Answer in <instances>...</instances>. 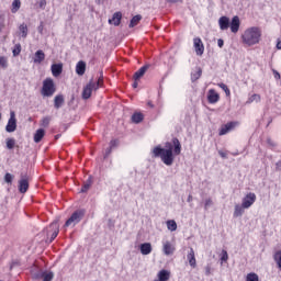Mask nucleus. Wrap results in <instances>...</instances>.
<instances>
[{
    "mask_svg": "<svg viewBox=\"0 0 281 281\" xmlns=\"http://www.w3.org/2000/svg\"><path fill=\"white\" fill-rule=\"evenodd\" d=\"M267 144H269V146H276V143H273V140H271V138L267 139Z\"/></svg>",
    "mask_w": 281,
    "mask_h": 281,
    "instance_id": "obj_54",
    "label": "nucleus"
},
{
    "mask_svg": "<svg viewBox=\"0 0 281 281\" xmlns=\"http://www.w3.org/2000/svg\"><path fill=\"white\" fill-rule=\"evenodd\" d=\"M139 249L143 256L153 254V245H150V243L140 244Z\"/></svg>",
    "mask_w": 281,
    "mask_h": 281,
    "instance_id": "obj_13",
    "label": "nucleus"
},
{
    "mask_svg": "<svg viewBox=\"0 0 281 281\" xmlns=\"http://www.w3.org/2000/svg\"><path fill=\"white\" fill-rule=\"evenodd\" d=\"M85 71H87V63L80 60L76 65V74L78 76H85Z\"/></svg>",
    "mask_w": 281,
    "mask_h": 281,
    "instance_id": "obj_18",
    "label": "nucleus"
},
{
    "mask_svg": "<svg viewBox=\"0 0 281 281\" xmlns=\"http://www.w3.org/2000/svg\"><path fill=\"white\" fill-rule=\"evenodd\" d=\"M220 89H223L226 95H232V91H229V88L225 83H218Z\"/></svg>",
    "mask_w": 281,
    "mask_h": 281,
    "instance_id": "obj_41",
    "label": "nucleus"
},
{
    "mask_svg": "<svg viewBox=\"0 0 281 281\" xmlns=\"http://www.w3.org/2000/svg\"><path fill=\"white\" fill-rule=\"evenodd\" d=\"M170 3H177L179 0H168Z\"/></svg>",
    "mask_w": 281,
    "mask_h": 281,
    "instance_id": "obj_59",
    "label": "nucleus"
},
{
    "mask_svg": "<svg viewBox=\"0 0 281 281\" xmlns=\"http://www.w3.org/2000/svg\"><path fill=\"white\" fill-rule=\"evenodd\" d=\"M187 260H189L190 267L192 269L196 268V257L194 256V248H190V251L187 255Z\"/></svg>",
    "mask_w": 281,
    "mask_h": 281,
    "instance_id": "obj_16",
    "label": "nucleus"
},
{
    "mask_svg": "<svg viewBox=\"0 0 281 281\" xmlns=\"http://www.w3.org/2000/svg\"><path fill=\"white\" fill-rule=\"evenodd\" d=\"M234 128H236V123H234V122L226 123L221 126V128L218 131V135L220 136L227 135V133H232V131H234Z\"/></svg>",
    "mask_w": 281,
    "mask_h": 281,
    "instance_id": "obj_10",
    "label": "nucleus"
},
{
    "mask_svg": "<svg viewBox=\"0 0 281 281\" xmlns=\"http://www.w3.org/2000/svg\"><path fill=\"white\" fill-rule=\"evenodd\" d=\"M252 102H260V94H252L248 99L247 104H251Z\"/></svg>",
    "mask_w": 281,
    "mask_h": 281,
    "instance_id": "obj_39",
    "label": "nucleus"
},
{
    "mask_svg": "<svg viewBox=\"0 0 281 281\" xmlns=\"http://www.w3.org/2000/svg\"><path fill=\"white\" fill-rule=\"evenodd\" d=\"M5 131L7 133H14V131H16V114L14 113V111L10 112V119L5 126Z\"/></svg>",
    "mask_w": 281,
    "mask_h": 281,
    "instance_id": "obj_8",
    "label": "nucleus"
},
{
    "mask_svg": "<svg viewBox=\"0 0 281 281\" xmlns=\"http://www.w3.org/2000/svg\"><path fill=\"white\" fill-rule=\"evenodd\" d=\"M117 146H120V140H117V139H112L111 142H110V148H117Z\"/></svg>",
    "mask_w": 281,
    "mask_h": 281,
    "instance_id": "obj_46",
    "label": "nucleus"
},
{
    "mask_svg": "<svg viewBox=\"0 0 281 281\" xmlns=\"http://www.w3.org/2000/svg\"><path fill=\"white\" fill-rule=\"evenodd\" d=\"M14 179V176H12V173H5L4 176V181L5 183H12V180Z\"/></svg>",
    "mask_w": 281,
    "mask_h": 281,
    "instance_id": "obj_44",
    "label": "nucleus"
},
{
    "mask_svg": "<svg viewBox=\"0 0 281 281\" xmlns=\"http://www.w3.org/2000/svg\"><path fill=\"white\" fill-rule=\"evenodd\" d=\"M246 281H260V279L255 272H250L246 276Z\"/></svg>",
    "mask_w": 281,
    "mask_h": 281,
    "instance_id": "obj_36",
    "label": "nucleus"
},
{
    "mask_svg": "<svg viewBox=\"0 0 281 281\" xmlns=\"http://www.w3.org/2000/svg\"><path fill=\"white\" fill-rule=\"evenodd\" d=\"M167 229L169 232H177V222L175 220L167 221Z\"/></svg>",
    "mask_w": 281,
    "mask_h": 281,
    "instance_id": "obj_34",
    "label": "nucleus"
},
{
    "mask_svg": "<svg viewBox=\"0 0 281 281\" xmlns=\"http://www.w3.org/2000/svg\"><path fill=\"white\" fill-rule=\"evenodd\" d=\"M245 210H247V209L245 206H243V204H236L234 213H233L234 218H240V216H243V214H245Z\"/></svg>",
    "mask_w": 281,
    "mask_h": 281,
    "instance_id": "obj_19",
    "label": "nucleus"
},
{
    "mask_svg": "<svg viewBox=\"0 0 281 281\" xmlns=\"http://www.w3.org/2000/svg\"><path fill=\"white\" fill-rule=\"evenodd\" d=\"M85 214H87V211L85 209H80L75 211L70 217L66 221L64 227H76L82 218H85Z\"/></svg>",
    "mask_w": 281,
    "mask_h": 281,
    "instance_id": "obj_3",
    "label": "nucleus"
},
{
    "mask_svg": "<svg viewBox=\"0 0 281 281\" xmlns=\"http://www.w3.org/2000/svg\"><path fill=\"white\" fill-rule=\"evenodd\" d=\"M170 280V271L160 270L158 272V281H169Z\"/></svg>",
    "mask_w": 281,
    "mask_h": 281,
    "instance_id": "obj_25",
    "label": "nucleus"
},
{
    "mask_svg": "<svg viewBox=\"0 0 281 281\" xmlns=\"http://www.w3.org/2000/svg\"><path fill=\"white\" fill-rule=\"evenodd\" d=\"M153 157L160 158L165 166H172L175 164V155H181V142L179 138H172V142H167L165 147L158 145L153 149Z\"/></svg>",
    "mask_w": 281,
    "mask_h": 281,
    "instance_id": "obj_1",
    "label": "nucleus"
},
{
    "mask_svg": "<svg viewBox=\"0 0 281 281\" xmlns=\"http://www.w3.org/2000/svg\"><path fill=\"white\" fill-rule=\"evenodd\" d=\"M100 82H102V77L99 78L98 82L90 81L88 87H90L92 91H98V89H100Z\"/></svg>",
    "mask_w": 281,
    "mask_h": 281,
    "instance_id": "obj_31",
    "label": "nucleus"
},
{
    "mask_svg": "<svg viewBox=\"0 0 281 281\" xmlns=\"http://www.w3.org/2000/svg\"><path fill=\"white\" fill-rule=\"evenodd\" d=\"M0 67L2 69H8V57L0 56Z\"/></svg>",
    "mask_w": 281,
    "mask_h": 281,
    "instance_id": "obj_37",
    "label": "nucleus"
},
{
    "mask_svg": "<svg viewBox=\"0 0 281 281\" xmlns=\"http://www.w3.org/2000/svg\"><path fill=\"white\" fill-rule=\"evenodd\" d=\"M193 47L196 56H203L205 52V46L203 45V41L201 40V37L193 38Z\"/></svg>",
    "mask_w": 281,
    "mask_h": 281,
    "instance_id": "obj_9",
    "label": "nucleus"
},
{
    "mask_svg": "<svg viewBox=\"0 0 281 281\" xmlns=\"http://www.w3.org/2000/svg\"><path fill=\"white\" fill-rule=\"evenodd\" d=\"M202 74H203V70L201 68H196L195 71L191 72V80L193 82H196V80H199V78H201Z\"/></svg>",
    "mask_w": 281,
    "mask_h": 281,
    "instance_id": "obj_29",
    "label": "nucleus"
},
{
    "mask_svg": "<svg viewBox=\"0 0 281 281\" xmlns=\"http://www.w3.org/2000/svg\"><path fill=\"white\" fill-rule=\"evenodd\" d=\"M260 38H262V31L258 26L247 29L241 35L243 44L248 47L258 45V43H260Z\"/></svg>",
    "mask_w": 281,
    "mask_h": 281,
    "instance_id": "obj_2",
    "label": "nucleus"
},
{
    "mask_svg": "<svg viewBox=\"0 0 281 281\" xmlns=\"http://www.w3.org/2000/svg\"><path fill=\"white\" fill-rule=\"evenodd\" d=\"M205 276H212V267L211 266L205 267Z\"/></svg>",
    "mask_w": 281,
    "mask_h": 281,
    "instance_id": "obj_48",
    "label": "nucleus"
},
{
    "mask_svg": "<svg viewBox=\"0 0 281 281\" xmlns=\"http://www.w3.org/2000/svg\"><path fill=\"white\" fill-rule=\"evenodd\" d=\"M45 60V53L43 50H37L35 53L34 63L41 65Z\"/></svg>",
    "mask_w": 281,
    "mask_h": 281,
    "instance_id": "obj_26",
    "label": "nucleus"
},
{
    "mask_svg": "<svg viewBox=\"0 0 281 281\" xmlns=\"http://www.w3.org/2000/svg\"><path fill=\"white\" fill-rule=\"evenodd\" d=\"M138 85H139V83L137 82V80L134 79V82H133L132 87H133L134 89H137Z\"/></svg>",
    "mask_w": 281,
    "mask_h": 281,
    "instance_id": "obj_56",
    "label": "nucleus"
},
{
    "mask_svg": "<svg viewBox=\"0 0 281 281\" xmlns=\"http://www.w3.org/2000/svg\"><path fill=\"white\" fill-rule=\"evenodd\" d=\"M238 30H240V18L235 15L231 22V32H233V34H237Z\"/></svg>",
    "mask_w": 281,
    "mask_h": 281,
    "instance_id": "obj_12",
    "label": "nucleus"
},
{
    "mask_svg": "<svg viewBox=\"0 0 281 281\" xmlns=\"http://www.w3.org/2000/svg\"><path fill=\"white\" fill-rule=\"evenodd\" d=\"M60 138V134H57L56 136H55V139H59Z\"/></svg>",
    "mask_w": 281,
    "mask_h": 281,
    "instance_id": "obj_60",
    "label": "nucleus"
},
{
    "mask_svg": "<svg viewBox=\"0 0 281 281\" xmlns=\"http://www.w3.org/2000/svg\"><path fill=\"white\" fill-rule=\"evenodd\" d=\"M254 203H256V193H254V192H249L241 200V205L246 210H249V207H251V205H254Z\"/></svg>",
    "mask_w": 281,
    "mask_h": 281,
    "instance_id": "obj_7",
    "label": "nucleus"
},
{
    "mask_svg": "<svg viewBox=\"0 0 281 281\" xmlns=\"http://www.w3.org/2000/svg\"><path fill=\"white\" fill-rule=\"evenodd\" d=\"M220 30L225 31L229 30V18L221 16L218 20Z\"/></svg>",
    "mask_w": 281,
    "mask_h": 281,
    "instance_id": "obj_20",
    "label": "nucleus"
},
{
    "mask_svg": "<svg viewBox=\"0 0 281 281\" xmlns=\"http://www.w3.org/2000/svg\"><path fill=\"white\" fill-rule=\"evenodd\" d=\"M50 71L54 78H58L63 74V64H53L50 66Z\"/></svg>",
    "mask_w": 281,
    "mask_h": 281,
    "instance_id": "obj_17",
    "label": "nucleus"
},
{
    "mask_svg": "<svg viewBox=\"0 0 281 281\" xmlns=\"http://www.w3.org/2000/svg\"><path fill=\"white\" fill-rule=\"evenodd\" d=\"M187 201H188V203H192V201H193L192 194H189Z\"/></svg>",
    "mask_w": 281,
    "mask_h": 281,
    "instance_id": "obj_58",
    "label": "nucleus"
},
{
    "mask_svg": "<svg viewBox=\"0 0 281 281\" xmlns=\"http://www.w3.org/2000/svg\"><path fill=\"white\" fill-rule=\"evenodd\" d=\"M20 177L21 179L19 181V192L21 194H25V192L30 190V177L24 172H22Z\"/></svg>",
    "mask_w": 281,
    "mask_h": 281,
    "instance_id": "obj_6",
    "label": "nucleus"
},
{
    "mask_svg": "<svg viewBox=\"0 0 281 281\" xmlns=\"http://www.w3.org/2000/svg\"><path fill=\"white\" fill-rule=\"evenodd\" d=\"M164 254L165 256H172V254H175V247L172 246V244H170V241H166L164 244Z\"/></svg>",
    "mask_w": 281,
    "mask_h": 281,
    "instance_id": "obj_21",
    "label": "nucleus"
},
{
    "mask_svg": "<svg viewBox=\"0 0 281 281\" xmlns=\"http://www.w3.org/2000/svg\"><path fill=\"white\" fill-rule=\"evenodd\" d=\"M49 122H50L49 116L44 117L42 120V126H44V128H47V126H49Z\"/></svg>",
    "mask_w": 281,
    "mask_h": 281,
    "instance_id": "obj_45",
    "label": "nucleus"
},
{
    "mask_svg": "<svg viewBox=\"0 0 281 281\" xmlns=\"http://www.w3.org/2000/svg\"><path fill=\"white\" fill-rule=\"evenodd\" d=\"M112 150H113V149H112L111 147H109V148L105 149L104 159H106V157H109V155H111Z\"/></svg>",
    "mask_w": 281,
    "mask_h": 281,
    "instance_id": "obj_50",
    "label": "nucleus"
},
{
    "mask_svg": "<svg viewBox=\"0 0 281 281\" xmlns=\"http://www.w3.org/2000/svg\"><path fill=\"white\" fill-rule=\"evenodd\" d=\"M207 100L210 104H216L221 100V95L217 94L215 89H210L207 93Z\"/></svg>",
    "mask_w": 281,
    "mask_h": 281,
    "instance_id": "obj_11",
    "label": "nucleus"
},
{
    "mask_svg": "<svg viewBox=\"0 0 281 281\" xmlns=\"http://www.w3.org/2000/svg\"><path fill=\"white\" fill-rule=\"evenodd\" d=\"M218 155H220V157H222L223 159H227V154H226L225 151L220 150V151H218Z\"/></svg>",
    "mask_w": 281,
    "mask_h": 281,
    "instance_id": "obj_51",
    "label": "nucleus"
},
{
    "mask_svg": "<svg viewBox=\"0 0 281 281\" xmlns=\"http://www.w3.org/2000/svg\"><path fill=\"white\" fill-rule=\"evenodd\" d=\"M46 236H50L49 243H54L56 237L60 232V226L58 225V220H55L44 231Z\"/></svg>",
    "mask_w": 281,
    "mask_h": 281,
    "instance_id": "obj_5",
    "label": "nucleus"
},
{
    "mask_svg": "<svg viewBox=\"0 0 281 281\" xmlns=\"http://www.w3.org/2000/svg\"><path fill=\"white\" fill-rule=\"evenodd\" d=\"M43 30H44L43 22H41V24H40L38 27H37V32H38L40 34H43Z\"/></svg>",
    "mask_w": 281,
    "mask_h": 281,
    "instance_id": "obj_52",
    "label": "nucleus"
},
{
    "mask_svg": "<svg viewBox=\"0 0 281 281\" xmlns=\"http://www.w3.org/2000/svg\"><path fill=\"white\" fill-rule=\"evenodd\" d=\"M36 279L42 281H53L54 272L44 271V272L37 273Z\"/></svg>",
    "mask_w": 281,
    "mask_h": 281,
    "instance_id": "obj_14",
    "label": "nucleus"
},
{
    "mask_svg": "<svg viewBox=\"0 0 281 281\" xmlns=\"http://www.w3.org/2000/svg\"><path fill=\"white\" fill-rule=\"evenodd\" d=\"M15 144H16V140L14 138H7V148L9 150H12Z\"/></svg>",
    "mask_w": 281,
    "mask_h": 281,
    "instance_id": "obj_38",
    "label": "nucleus"
},
{
    "mask_svg": "<svg viewBox=\"0 0 281 281\" xmlns=\"http://www.w3.org/2000/svg\"><path fill=\"white\" fill-rule=\"evenodd\" d=\"M273 76L276 80H280L281 78L280 72L278 70H273Z\"/></svg>",
    "mask_w": 281,
    "mask_h": 281,
    "instance_id": "obj_49",
    "label": "nucleus"
},
{
    "mask_svg": "<svg viewBox=\"0 0 281 281\" xmlns=\"http://www.w3.org/2000/svg\"><path fill=\"white\" fill-rule=\"evenodd\" d=\"M139 21H142V15L137 14V15H134L130 22V25L128 27H135L136 25L139 24Z\"/></svg>",
    "mask_w": 281,
    "mask_h": 281,
    "instance_id": "obj_30",
    "label": "nucleus"
},
{
    "mask_svg": "<svg viewBox=\"0 0 281 281\" xmlns=\"http://www.w3.org/2000/svg\"><path fill=\"white\" fill-rule=\"evenodd\" d=\"M91 93H93V91L91 90V86H86L83 88V91H82V99L83 100H89V98H91Z\"/></svg>",
    "mask_w": 281,
    "mask_h": 281,
    "instance_id": "obj_27",
    "label": "nucleus"
},
{
    "mask_svg": "<svg viewBox=\"0 0 281 281\" xmlns=\"http://www.w3.org/2000/svg\"><path fill=\"white\" fill-rule=\"evenodd\" d=\"M148 71V65H145L140 67L135 74H134V80H139V78H143L144 74Z\"/></svg>",
    "mask_w": 281,
    "mask_h": 281,
    "instance_id": "obj_24",
    "label": "nucleus"
},
{
    "mask_svg": "<svg viewBox=\"0 0 281 281\" xmlns=\"http://www.w3.org/2000/svg\"><path fill=\"white\" fill-rule=\"evenodd\" d=\"M41 10H45L46 5H47V0H40L38 3Z\"/></svg>",
    "mask_w": 281,
    "mask_h": 281,
    "instance_id": "obj_47",
    "label": "nucleus"
},
{
    "mask_svg": "<svg viewBox=\"0 0 281 281\" xmlns=\"http://www.w3.org/2000/svg\"><path fill=\"white\" fill-rule=\"evenodd\" d=\"M65 104V97L63 94H58L54 99L55 109H60Z\"/></svg>",
    "mask_w": 281,
    "mask_h": 281,
    "instance_id": "obj_23",
    "label": "nucleus"
},
{
    "mask_svg": "<svg viewBox=\"0 0 281 281\" xmlns=\"http://www.w3.org/2000/svg\"><path fill=\"white\" fill-rule=\"evenodd\" d=\"M147 106H150V109H155V104H153V101H148Z\"/></svg>",
    "mask_w": 281,
    "mask_h": 281,
    "instance_id": "obj_57",
    "label": "nucleus"
},
{
    "mask_svg": "<svg viewBox=\"0 0 281 281\" xmlns=\"http://www.w3.org/2000/svg\"><path fill=\"white\" fill-rule=\"evenodd\" d=\"M56 93V86L54 85V79L47 78L43 81L42 95L44 98H52Z\"/></svg>",
    "mask_w": 281,
    "mask_h": 281,
    "instance_id": "obj_4",
    "label": "nucleus"
},
{
    "mask_svg": "<svg viewBox=\"0 0 281 281\" xmlns=\"http://www.w3.org/2000/svg\"><path fill=\"white\" fill-rule=\"evenodd\" d=\"M132 122L134 124H139L140 122H144V114L136 112L132 115Z\"/></svg>",
    "mask_w": 281,
    "mask_h": 281,
    "instance_id": "obj_28",
    "label": "nucleus"
},
{
    "mask_svg": "<svg viewBox=\"0 0 281 281\" xmlns=\"http://www.w3.org/2000/svg\"><path fill=\"white\" fill-rule=\"evenodd\" d=\"M276 168H277V170H280V171H281V160H279V161L276 164Z\"/></svg>",
    "mask_w": 281,
    "mask_h": 281,
    "instance_id": "obj_55",
    "label": "nucleus"
},
{
    "mask_svg": "<svg viewBox=\"0 0 281 281\" xmlns=\"http://www.w3.org/2000/svg\"><path fill=\"white\" fill-rule=\"evenodd\" d=\"M12 54L14 57L19 56L21 54V44H15L13 49H12Z\"/></svg>",
    "mask_w": 281,
    "mask_h": 281,
    "instance_id": "obj_40",
    "label": "nucleus"
},
{
    "mask_svg": "<svg viewBox=\"0 0 281 281\" xmlns=\"http://www.w3.org/2000/svg\"><path fill=\"white\" fill-rule=\"evenodd\" d=\"M225 45V42L223 40H217V46L223 47Z\"/></svg>",
    "mask_w": 281,
    "mask_h": 281,
    "instance_id": "obj_53",
    "label": "nucleus"
},
{
    "mask_svg": "<svg viewBox=\"0 0 281 281\" xmlns=\"http://www.w3.org/2000/svg\"><path fill=\"white\" fill-rule=\"evenodd\" d=\"M18 10H21V0H13L11 8L12 14H16Z\"/></svg>",
    "mask_w": 281,
    "mask_h": 281,
    "instance_id": "obj_33",
    "label": "nucleus"
},
{
    "mask_svg": "<svg viewBox=\"0 0 281 281\" xmlns=\"http://www.w3.org/2000/svg\"><path fill=\"white\" fill-rule=\"evenodd\" d=\"M214 205V202L212 201V198H209L204 202V210H210Z\"/></svg>",
    "mask_w": 281,
    "mask_h": 281,
    "instance_id": "obj_42",
    "label": "nucleus"
},
{
    "mask_svg": "<svg viewBox=\"0 0 281 281\" xmlns=\"http://www.w3.org/2000/svg\"><path fill=\"white\" fill-rule=\"evenodd\" d=\"M110 25H115L117 27L122 23V12H115L112 19L109 20Z\"/></svg>",
    "mask_w": 281,
    "mask_h": 281,
    "instance_id": "obj_15",
    "label": "nucleus"
},
{
    "mask_svg": "<svg viewBox=\"0 0 281 281\" xmlns=\"http://www.w3.org/2000/svg\"><path fill=\"white\" fill-rule=\"evenodd\" d=\"M44 137H45V130L40 128L35 132L33 139L35 144H40V142H42Z\"/></svg>",
    "mask_w": 281,
    "mask_h": 281,
    "instance_id": "obj_22",
    "label": "nucleus"
},
{
    "mask_svg": "<svg viewBox=\"0 0 281 281\" xmlns=\"http://www.w3.org/2000/svg\"><path fill=\"white\" fill-rule=\"evenodd\" d=\"M93 183V181L91 180V177L88 178V180L83 183V186L81 187L80 192L85 193V192H89V189L91 188V184Z\"/></svg>",
    "mask_w": 281,
    "mask_h": 281,
    "instance_id": "obj_32",
    "label": "nucleus"
},
{
    "mask_svg": "<svg viewBox=\"0 0 281 281\" xmlns=\"http://www.w3.org/2000/svg\"><path fill=\"white\" fill-rule=\"evenodd\" d=\"M20 34L22 38H27V24H21L19 26Z\"/></svg>",
    "mask_w": 281,
    "mask_h": 281,
    "instance_id": "obj_35",
    "label": "nucleus"
},
{
    "mask_svg": "<svg viewBox=\"0 0 281 281\" xmlns=\"http://www.w3.org/2000/svg\"><path fill=\"white\" fill-rule=\"evenodd\" d=\"M227 260H229V255H227V250H222L221 261L227 262Z\"/></svg>",
    "mask_w": 281,
    "mask_h": 281,
    "instance_id": "obj_43",
    "label": "nucleus"
}]
</instances>
